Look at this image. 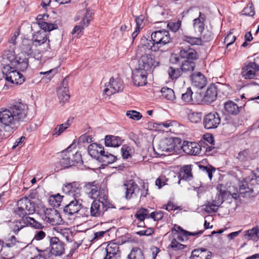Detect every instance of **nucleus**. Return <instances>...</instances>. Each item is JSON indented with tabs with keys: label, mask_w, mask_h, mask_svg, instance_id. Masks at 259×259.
Here are the masks:
<instances>
[{
	"label": "nucleus",
	"mask_w": 259,
	"mask_h": 259,
	"mask_svg": "<svg viewBox=\"0 0 259 259\" xmlns=\"http://www.w3.org/2000/svg\"><path fill=\"white\" fill-rule=\"evenodd\" d=\"M35 210L34 202L27 197H23L17 201L13 209L14 215L22 218L19 221L12 223L10 226L13 232L17 234L19 231L26 226L25 217L33 214Z\"/></svg>",
	"instance_id": "f257e3e1"
},
{
	"label": "nucleus",
	"mask_w": 259,
	"mask_h": 259,
	"mask_svg": "<svg viewBox=\"0 0 259 259\" xmlns=\"http://www.w3.org/2000/svg\"><path fill=\"white\" fill-rule=\"evenodd\" d=\"M0 122L4 125L5 131L8 133L7 136L13 133L19 126L10 108L0 109Z\"/></svg>",
	"instance_id": "f03ea898"
},
{
	"label": "nucleus",
	"mask_w": 259,
	"mask_h": 259,
	"mask_svg": "<svg viewBox=\"0 0 259 259\" xmlns=\"http://www.w3.org/2000/svg\"><path fill=\"white\" fill-rule=\"evenodd\" d=\"M93 13L91 10L86 9L80 11L76 17V20H81L78 25H76L72 30L71 33L74 34L76 33L77 35L81 32L82 30L87 27L92 19Z\"/></svg>",
	"instance_id": "7ed1b4c3"
},
{
	"label": "nucleus",
	"mask_w": 259,
	"mask_h": 259,
	"mask_svg": "<svg viewBox=\"0 0 259 259\" xmlns=\"http://www.w3.org/2000/svg\"><path fill=\"white\" fill-rule=\"evenodd\" d=\"M112 207V204L110 201L101 202L100 200H95L93 201L91 205V217H101L108 208Z\"/></svg>",
	"instance_id": "20e7f679"
},
{
	"label": "nucleus",
	"mask_w": 259,
	"mask_h": 259,
	"mask_svg": "<svg viewBox=\"0 0 259 259\" xmlns=\"http://www.w3.org/2000/svg\"><path fill=\"white\" fill-rule=\"evenodd\" d=\"M151 39L158 49L163 46L170 43L171 41V38L169 33L165 29L155 31L152 33Z\"/></svg>",
	"instance_id": "39448f33"
},
{
	"label": "nucleus",
	"mask_w": 259,
	"mask_h": 259,
	"mask_svg": "<svg viewBox=\"0 0 259 259\" xmlns=\"http://www.w3.org/2000/svg\"><path fill=\"white\" fill-rule=\"evenodd\" d=\"M138 68L148 73L150 72L158 62L154 60L152 55L147 53L140 55Z\"/></svg>",
	"instance_id": "423d86ee"
},
{
	"label": "nucleus",
	"mask_w": 259,
	"mask_h": 259,
	"mask_svg": "<svg viewBox=\"0 0 259 259\" xmlns=\"http://www.w3.org/2000/svg\"><path fill=\"white\" fill-rule=\"evenodd\" d=\"M103 88V93L108 96H111L122 90L123 81L119 78L112 77Z\"/></svg>",
	"instance_id": "0eeeda50"
},
{
	"label": "nucleus",
	"mask_w": 259,
	"mask_h": 259,
	"mask_svg": "<svg viewBox=\"0 0 259 259\" xmlns=\"http://www.w3.org/2000/svg\"><path fill=\"white\" fill-rule=\"evenodd\" d=\"M199 34L201 35L200 37L183 36L182 37L183 41L188 42L191 45H198L201 44L202 41L209 42L213 38V34L208 29H204L202 33Z\"/></svg>",
	"instance_id": "6e6552de"
},
{
	"label": "nucleus",
	"mask_w": 259,
	"mask_h": 259,
	"mask_svg": "<svg viewBox=\"0 0 259 259\" xmlns=\"http://www.w3.org/2000/svg\"><path fill=\"white\" fill-rule=\"evenodd\" d=\"M4 70L6 73L4 72V75L6 80L16 84H21L25 81L24 76L12 67L7 66Z\"/></svg>",
	"instance_id": "1a4fd4ad"
},
{
	"label": "nucleus",
	"mask_w": 259,
	"mask_h": 259,
	"mask_svg": "<svg viewBox=\"0 0 259 259\" xmlns=\"http://www.w3.org/2000/svg\"><path fill=\"white\" fill-rule=\"evenodd\" d=\"M10 111L13 113L15 119L19 124L20 121H24L27 114V105L21 102H17L10 107Z\"/></svg>",
	"instance_id": "9d476101"
},
{
	"label": "nucleus",
	"mask_w": 259,
	"mask_h": 259,
	"mask_svg": "<svg viewBox=\"0 0 259 259\" xmlns=\"http://www.w3.org/2000/svg\"><path fill=\"white\" fill-rule=\"evenodd\" d=\"M121 189L124 192L125 198L127 200L136 197L140 191L139 186L133 180H130L122 185Z\"/></svg>",
	"instance_id": "9b49d317"
},
{
	"label": "nucleus",
	"mask_w": 259,
	"mask_h": 259,
	"mask_svg": "<svg viewBox=\"0 0 259 259\" xmlns=\"http://www.w3.org/2000/svg\"><path fill=\"white\" fill-rule=\"evenodd\" d=\"M259 71V65L254 62H246L242 68L241 74L245 79L255 78Z\"/></svg>",
	"instance_id": "f8f14e48"
},
{
	"label": "nucleus",
	"mask_w": 259,
	"mask_h": 259,
	"mask_svg": "<svg viewBox=\"0 0 259 259\" xmlns=\"http://www.w3.org/2000/svg\"><path fill=\"white\" fill-rule=\"evenodd\" d=\"M100 254L103 255V259H118L120 256L118 245L115 243H110L105 249H102Z\"/></svg>",
	"instance_id": "ddd939ff"
},
{
	"label": "nucleus",
	"mask_w": 259,
	"mask_h": 259,
	"mask_svg": "<svg viewBox=\"0 0 259 259\" xmlns=\"http://www.w3.org/2000/svg\"><path fill=\"white\" fill-rule=\"evenodd\" d=\"M221 123V117L217 112H210L204 116L203 119V126L205 129L217 128Z\"/></svg>",
	"instance_id": "4468645a"
},
{
	"label": "nucleus",
	"mask_w": 259,
	"mask_h": 259,
	"mask_svg": "<svg viewBox=\"0 0 259 259\" xmlns=\"http://www.w3.org/2000/svg\"><path fill=\"white\" fill-rule=\"evenodd\" d=\"M42 219L52 225H59L62 222L61 215L55 208L44 209Z\"/></svg>",
	"instance_id": "2eb2a0df"
},
{
	"label": "nucleus",
	"mask_w": 259,
	"mask_h": 259,
	"mask_svg": "<svg viewBox=\"0 0 259 259\" xmlns=\"http://www.w3.org/2000/svg\"><path fill=\"white\" fill-rule=\"evenodd\" d=\"M69 201L63 208L64 212L68 215H72L79 211L81 208V201L79 198H66Z\"/></svg>",
	"instance_id": "dca6fc26"
},
{
	"label": "nucleus",
	"mask_w": 259,
	"mask_h": 259,
	"mask_svg": "<svg viewBox=\"0 0 259 259\" xmlns=\"http://www.w3.org/2000/svg\"><path fill=\"white\" fill-rule=\"evenodd\" d=\"M80 185L76 182L66 183L62 187L63 192L67 195L66 198H79L80 196Z\"/></svg>",
	"instance_id": "f3484780"
},
{
	"label": "nucleus",
	"mask_w": 259,
	"mask_h": 259,
	"mask_svg": "<svg viewBox=\"0 0 259 259\" xmlns=\"http://www.w3.org/2000/svg\"><path fill=\"white\" fill-rule=\"evenodd\" d=\"M150 50L156 52L158 50V47L156 46L152 39H148L146 37L141 38L140 45L138 46L137 51V56H140L143 53L145 54Z\"/></svg>",
	"instance_id": "a211bd4d"
},
{
	"label": "nucleus",
	"mask_w": 259,
	"mask_h": 259,
	"mask_svg": "<svg viewBox=\"0 0 259 259\" xmlns=\"http://www.w3.org/2000/svg\"><path fill=\"white\" fill-rule=\"evenodd\" d=\"M51 253L55 256H60L65 252V244L58 237H53L50 240Z\"/></svg>",
	"instance_id": "6ab92c4d"
},
{
	"label": "nucleus",
	"mask_w": 259,
	"mask_h": 259,
	"mask_svg": "<svg viewBox=\"0 0 259 259\" xmlns=\"http://www.w3.org/2000/svg\"><path fill=\"white\" fill-rule=\"evenodd\" d=\"M68 84V80L66 78H64L62 81L61 85L58 88L57 90L58 99L60 102L62 104L68 101L70 98Z\"/></svg>",
	"instance_id": "aec40b11"
},
{
	"label": "nucleus",
	"mask_w": 259,
	"mask_h": 259,
	"mask_svg": "<svg viewBox=\"0 0 259 259\" xmlns=\"http://www.w3.org/2000/svg\"><path fill=\"white\" fill-rule=\"evenodd\" d=\"M148 73L141 70L137 68L133 72V81L134 84L136 86H143L145 85L147 82V78Z\"/></svg>",
	"instance_id": "412c9836"
},
{
	"label": "nucleus",
	"mask_w": 259,
	"mask_h": 259,
	"mask_svg": "<svg viewBox=\"0 0 259 259\" xmlns=\"http://www.w3.org/2000/svg\"><path fill=\"white\" fill-rule=\"evenodd\" d=\"M49 16L48 15H38L37 16V24L40 28L45 31H51L58 28L57 25L52 23L46 22L48 20Z\"/></svg>",
	"instance_id": "4be33fe9"
},
{
	"label": "nucleus",
	"mask_w": 259,
	"mask_h": 259,
	"mask_svg": "<svg viewBox=\"0 0 259 259\" xmlns=\"http://www.w3.org/2000/svg\"><path fill=\"white\" fill-rule=\"evenodd\" d=\"M182 148L183 151L189 155H198L201 153V147L195 142L184 141Z\"/></svg>",
	"instance_id": "5701e85b"
},
{
	"label": "nucleus",
	"mask_w": 259,
	"mask_h": 259,
	"mask_svg": "<svg viewBox=\"0 0 259 259\" xmlns=\"http://www.w3.org/2000/svg\"><path fill=\"white\" fill-rule=\"evenodd\" d=\"M184 43L183 42L180 44L181 46L180 47V56L182 58L186 59L189 60H195L198 58L197 52L195 50L188 47H184Z\"/></svg>",
	"instance_id": "b1692460"
},
{
	"label": "nucleus",
	"mask_w": 259,
	"mask_h": 259,
	"mask_svg": "<svg viewBox=\"0 0 259 259\" xmlns=\"http://www.w3.org/2000/svg\"><path fill=\"white\" fill-rule=\"evenodd\" d=\"M212 253L207 249L198 248L194 249L191 252L190 259H210Z\"/></svg>",
	"instance_id": "393cba45"
},
{
	"label": "nucleus",
	"mask_w": 259,
	"mask_h": 259,
	"mask_svg": "<svg viewBox=\"0 0 259 259\" xmlns=\"http://www.w3.org/2000/svg\"><path fill=\"white\" fill-rule=\"evenodd\" d=\"M88 152L92 157L97 159H101L102 156L105 154L104 147L96 143L91 144L89 146Z\"/></svg>",
	"instance_id": "a878e982"
},
{
	"label": "nucleus",
	"mask_w": 259,
	"mask_h": 259,
	"mask_svg": "<svg viewBox=\"0 0 259 259\" xmlns=\"http://www.w3.org/2000/svg\"><path fill=\"white\" fill-rule=\"evenodd\" d=\"M192 84L198 88H203L206 83V79L203 74L197 72L190 75Z\"/></svg>",
	"instance_id": "bb28decb"
},
{
	"label": "nucleus",
	"mask_w": 259,
	"mask_h": 259,
	"mask_svg": "<svg viewBox=\"0 0 259 259\" xmlns=\"http://www.w3.org/2000/svg\"><path fill=\"white\" fill-rule=\"evenodd\" d=\"M206 15L200 12L199 17L193 20V28L196 33H202L204 30V22L206 20Z\"/></svg>",
	"instance_id": "cd10ccee"
},
{
	"label": "nucleus",
	"mask_w": 259,
	"mask_h": 259,
	"mask_svg": "<svg viewBox=\"0 0 259 259\" xmlns=\"http://www.w3.org/2000/svg\"><path fill=\"white\" fill-rule=\"evenodd\" d=\"M217 97V88L214 85H211L205 92L203 100L205 103L210 104L215 100Z\"/></svg>",
	"instance_id": "c85d7f7f"
},
{
	"label": "nucleus",
	"mask_w": 259,
	"mask_h": 259,
	"mask_svg": "<svg viewBox=\"0 0 259 259\" xmlns=\"http://www.w3.org/2000/svg\"><path fill=\"white\" fill-rule=\"evenodd\" d=\"M217 189L222 195L227 196L230 195L235 199L238 197V194L237 193V190L235 191V189L233 186H229L226 189L223 184H220L217 185Z\"/></svg>",
	"instance_id": "c756f323"
},
{
	"label": "nucleus",
	"mask_w": 259,
	"mask_h": 259,
	"mask_svg": "<svg viewBox=\"0 0 259 259\" xmlns=\"http://www.w3.org/2000/svg\"><path fill=\"white\" fill-rule=\"evenodd\" d=\"M175 143H171L167 145L165 142H161L158 146L157 150L159 152L156 153L158 155H165L166 154L173 153L175 151Z\"/></svg>",
	"instance_id": "7c9ffc66"
},
{
	"label": "nucleus",
	"mask_w": 259,
	"mask_h": 259,
	"mask_svg": "<svg viewBox=\"0 0 259 259\" xmlns=\"http://www.w3.org/2000/svg\"><path fill=\"white\" fill-rule=\"evenodd\" d=\"M46 31L44 30V31L40 30L33 35L32 40L33 44L35 46H40L47 41V35Z\"/></svg>",
	"instance_id": "2f4dec72"
},
{
	"label": "nucleus",
	"mask_w": 259,
	"mask_h": 259,
	"mask_svg": "<svg viewBox=\"0 0 259 259\" xmlns=\"http://www.w3.org/2000/svg\"><path fill=\"white\" fill-rule=\"evenodd\" d=\"M240 108L237 104L232 101H229L224 104L225 111L228 115H237L240 112Z\"/></svg>",
	"instance_id": "473e14b6"
},
{
	"label": "nucleus",
	"mask_w": 259,
	"mask_h": 259,
	"mask_svg": "<svg viewBox=\"0 0 259 259\" xmlns=\"http://www.w3.org/2000/svg\"><path fill=\"white\" fill-rule=\"evenodd\" d=\"M94 184L95 182H89L87 183L84 187L85 193L92 198H95L97 196L99 195V193H98L99 189Z\"/></svg>",
	"instance_id": "72a5a7b5"
},
{
	"label": "nucleus",
	"mask_w": 259,
	"mask_h": 259,
	"mask_svg": "<svg viewBox=\"0 0 259 259\" xmlns=\"http://www.w3.org/2000/svg\"><path fill=\"white\" fill-rule=\"evenodd\" d=\"M253 185H250V178H245L240 184L239 191L240 194L252 192L253 191Z\"/></svg>",
	"instance_id": "f704fd0d"
},
{
	"label": "nucleus",
	"mask_w": 259,
	"mask_h": 259,
	"mask_svg": "<svg viewBox=\"0 0 259 259\" xmlns=\"http://www.w3.org/2000/svg\"><path fill=\"white\" fill-rule=\"evenodd\" d=\"M192 168L190 165L184 166L180 170L179 172V178L180 183V181L184 180L185 181L189 180L192 178V174L191 172Z\"/></svg>",
	"instance_id": "c9c22d12"
},
{
	"label": "nucleus",
	"mask_w": 259,
	"mask_h": 259,
	"mask_svg": "<svg viewBox=\"0 0 259 259\" xmlns=\"http://www.w3.org/2000/svg\"><path fill=\"white\" fill-rule=\"evenodd\" d=\"M122 142L118 137L113 136H106L105 139V144L108 147H119L121 145Z\"/></svg>",
	"instance_id": "e433bc0d"
},
{
	"label": "nucleus",
	"mask_w": 259,
	"mask_h": 259,
	"mask_svg": "<svg viewBox=\"0 0 259 259\" xmlns=\"http://www.w3.org/2000/svg\"><path fill=\"white\" fill-rule=\"evenodd\" d=\"M239 161L245 162L252 159L251 153L249 149H245L240 151L236 157Z\"/></svg>",
	"instance_id": "4c0bfd02"
},
{
	"label": "nucleus",
	"mask_w": 259,
	"mask_h": 259,
	"mask_svg": "<svg viewBox=\"0 0 259 259\" xmlns=\"http://www.w3.org/2000/svg\"><path fill=\"white\" fill-rule=\"evenodd\" d=\"M194 60H186L183 62L181 66V68L183 73H191L195 68V63Z\"/></svg>",
	"instance_id": "58836bf2"
},
{
	"label": "nucleus",
	"mask_w": 259,
	"mask_h": 259,
	"mask_svg": "<svg viewBox=\"0 0 259 259\" xmlns=\"http://www.w3.org/2000/svg\"><path fill=\"white\" fill-rule=\"evenodd\" d=\"M127 259H145L142 250L138 247H133L127 256Z\"/></svg>",
	"instance_id": "ea45409f"
},
{
	"label": "nucleus",
	"mask_w": 259,
	"mask_h": 259,
	"mask_svg": "<svg viewBox=\"0 0 259 259\" xmlns=\"http://www.w3.org/2000/svg\"><path fill=\"white\" fill-rule=\"evenodd\" d=\"M160 93L161 96L168 100L172 101L176 98L174 91L169 88H162L160 90Z\"/></svg>",
	"instance_id": "a19ab883"
},
{
	"label": "nucleus",
	"mask_w": 259,
	"mask_h": 259,
	"mask_svg": "<svg viewBox=\"0 0 259 259\" xmlns=\"http://www.w3.org/2000/svg\"><path fill=\"white\" fill-rule=\"evenodd\" d=\"M244 237L247 240H256L259 238V229L254 227L245 232Z\"/></svg>",
	"instance_id": "79ce46f5"
},
{
	"label": "nucleus",
	"mask_w": 259,
	"mask_h": 259,
	"mask_svg": "<svg viewBox=\"0 0 259 259\" xmlns=\"http://www.w3.org/2000/svg\"><path fill=\"white\" fill-rule=\"evenodd\" d=\"M167 72L171 79L176 80L182 75L183 71L181 67L178 68L170 66L168 68Z\"/></svg>",
	"instance_id": "37998d69"
},
{
	"label": "nucleus",
	"mask_w": 259,
	"mask_h": 259,
	"mask_svg": "<svg viewBox=\"0 0 259 259\" xmlns=\"http://www.w3.org/2000/svg\"><path fill=\"white\" fill-rule=\"evenodd\" d=\"M57 69L56 68L52 69L45 72H39L40 75H45L41 78V80L43 82H48L52 79V78L57 73Z\"/></svg>",
	"instance_id": "c03bdc74"
},
{
	"label": "nucleus",
	"mask_w": 259,
	"mask_h": 259,
	"mask_svg": "<svg viewBox=\"0 0 259 259\" xmlns=\"http://www.w3.org/2000/svg\"><path fill=\"white\" fill-rule=\"evenodd\" d=\"M28 66V59L25 57L23 58L19 57L17 60V62H16L14 65L15 67L22 71L25 70L27 68Z\"/></svg>",
	"instance_id": "a18cd8bd"
},
{
	"label": "nucleus",
	"mask_w": 259,
	"mask_h": 259,
	"mask_svg": "<svg viewBox=\"0 0 259 259\" xmlns=\"http://www.w3.org/2000/svg\"><path fill=\"white\" fill-rule=\"evenodd\" d=\"M62 158L60 161V163L62 167L64 168L69 167L74 164L73 160H71L69 155L67 154V152H62Z\"/></svg>",
	"instance_id": "49530a36"
},
{
	"label": "nucleus",
	"mask_w": 259,
	"mask_h": 259,
	"mask_svg": "<svg viewBox=\"0 0 259 259\" xmlns=\"http://www.w3.org/2000/svg\"><path fill=\"white\" fill-rule=\"evenodd\" d=\"M135 217L142 223L146 218H150L149 211L147 209L142 208L137 211Z\"/></svg>",
	"instance_id": "de8ad7c7"
},
{
	"label": "nucleus",
	"mask_w": 259,
	"mask_h": 259,
	"mask_svg": "<svg viewBox=\"0 0 259 259\" xmlns=\"http://www.w3.org/2000/svg\"><path fill=\"white\" fill-rule=\"evenodd\" d=\"M25 219L26 226L29 225L30 226L37 229H42L44 227L41 223L34 220L33 218L26 215L25 217Z\"/></svg>",
	"instance_id": "09e8293b"
},
{
	"label": "nucleus",
	"mask_w": 259,
	"mask_h": 259,
	"mask_svg": "<svg viewBox=\"0 0 259 259\" xmlns=\"http://www.w3.org/2000/svg\"><path fill=\"white\" fill-rule=\"evenodd\" d=\"M70 124V120L68 119L65 123L57 125L54 130L53 135H57V136L60 135Z\"/></svg>",
	"instance_id": "8fccbe9b"
},
{
	"label": "nucleus",
	"mask_w": 259,
	"mask_h": 259,
	"mask_svg": "<svg viewBox=\"0 0 259 259\" xmlns=\"http://www.w3.org/2000/svg\"><path fill=\"white\" fill-rule=\"evenodd\" d=\"M216 199L217 197H215V200L214 201H213L211 202H208V203L205 205V210L208 213H211L215 212L217 211L218 206L221 205L222 202H217Z\"/></svg>",
	"instance_id": "3c124183"
},
{
	"label": "nucleus",
	"mask_w": 259,
	"mask_h": 259,
	"mask_svg": "<svg viewBox=\"0 0 259 259\" xmlns=\"http://www.w3.org/2000/svg\"><path fill=\"white\" fill-rule=\"evenodd\" d=\"M19 243L15 236L12 235L6 240L5 246L9 248H17Z\"/></svg>",
	"instance_id": "603ef678"
},
{
	"label": "nucleus",
	"mask_w": 259,
	"mask_h": 259,
	"mask_svg": "<svg viewBox=\"0 0 259 259\" xmlns=\"http://www.w3.org/2000/svg\"><path fill=\"white\" fill-rule=\"evenodd\" d=\"M241 15L253 16L255 14L254 9L251 2H249L241 12Z\"/></svg>",
	"instance_id": "864d4df0"
},
{
	"label": "nucleus",
	"mask_w": 259,
	"mask_h": 259,
	"mask_svg": "<svg viewBox=\"0 0 259 259\" xmlns=\"http://www.w3.org/2000/svg\"><path fill=\"white\" fill-rule=\"evenodd\" d=\"M99 195L97 196L96 198H98L97 200H100L101 202L110 201L108 199V191L107 189L103 188H100L98 189V193Z\"/></svg>",
	"instance_id": "5fc2aeb1"
},
{
	"label": "nucleus",
	"mask_w": 259,
	"mask_h": 259,
	"mask_svg": "<svg viewBox=\"0 0 259 259\" xmlns=\"http://www.w3.org/2000/svg\"><path fill=\"white\" fill-rule=\"evenodd\" d=\"M175 229L177 232L180 233L182 235L185 236L186 237L188 236H196L198 235H200L202 234L203 232V231H200L195 233L190 232L184 230L180 226H175Z\"/></svg>",
	"instance_id": "6e6d98bb"
},
{
	"label": "nucleus",
	"mask_w": 259,
	"mask_h": 259,
	"mask_svg": "<svg viewBox=\"0 0 259 259\" xmlns=\"http://www.w3.org/2000/svg\"><path fill=\"white\" fill-rule=\"evenodd\" d=\"M33 41L28 39H25L22 41V49L25 53L31 54L32 53V45Z\"/></svg>",
	"instance_id": "4d7b16f0"
},
{
	"label": "nucleus",
	"mask_w": 259,
	"mask_h": 259,
	"mask_svg": "<svg viewBox=\"0 0 259 259\" xmlns=\"http://www.w3.org/2000/svg\"><path fill=\"white\" fill-rule=\"evenodd\" d=\"M116 159V157L114 155L109 153L108 152H105V154H104L103 156H102L101 160L103 162L109 164L114 162Z\"/></svg>",
	"instance_id": "13d9d810"
},
{
	"label": "nucleus",
	"mask_w": 259,
	"mask_h": 259,
	"mask_svg": "<svg viewBox=\"0 0 259 259\" xmlns=\"http://www.w3.org/2000/svg\"><path fill=\"white\" fill-rule=\"evenodd\" d=\"M126 115L131 119L136 120H139L142 117V115L136 110L127 111L126 113Z\"/></svg>",
	"instance_id": "bf43d9fd"
},
{
	"label": "nucleus",
	"mask_w": 259,
	"mask_h": 259,
	"mask_svg": "<svg viewBox=\"0 0 259 259\" xmlns=\"http://www.w3.org/2000/svg\"><path fill=\"white\" fill-rule=\"evenodd\" d=\"M5 56L13 66L17 62V60L18 59V57L15 56L14 52L10 50L6 51Z\"/></svg>",
	"instance_id": "052dcab7"
},
{
	"label": "nucleus",
	"mask_w": 259,
	"mask_h": 259,
	"mask_svg": "<svg viewBox=\"0 0 259 259\" xmlns=\"http://www.w3.org/2000/svg\"><path fill=\"white\" fill-rule=\"evenodd\" d=\"M193 92L190 88L187 89L186 92L182 95V99L185 102H190L192 100Z\"/></svg>",
	"instance_id": "680f3d73"
},
{
	"label": "nucleus",
	"mask_w": 259,
	"mask_h": 259,
	"mask_svg": "<svg viewBox=\"0 0 259 259\" xmlns=\"http://www.w3.org/2000/svg\"><path fill=\"white\" fill-rule=\"evenodd\" d=\"M200 168L206 174L208 175V176L210 180H211L212 177V173L215 171V168L211 165L208 166H200Z\"/></svg>",
	"instance_id": "e2e57ef3"
},
{
	"label": "nucleus",
	"mask_w": 259,
	"mask_h": 259,
	"mask_svg": "<svg viewBox=\"0 0 259 259\" xmlns=\"http://www.w3.org/2000/svg\"><path fill=\"white\" fill-rule=\"evenodd\" d=\"M181 25V21L178 20L177 22H169L167 24L168 28L173 32L177 31Z\"/></svg>",
	"instance_id": "0e129e2a"
},
{
	"label": "nucleus",
	"mask_w": 259,
	"mask_h": 259,
	"mask_svg": "<svg viewBox=\"0 0 259 259\" xmlns=\"http://www.w3.org/2000/svg\"><path fill=\"white\" fill-rule=\"evenodd\" d=\"M170 246L174 250H181L186 247L185 245L178 242L176 239L172 240Z\"/></svg>",
	"instance_id": "69168bd1"
},
{
	"label": "nucleus",
	"mask_w": 259,
	"mask_h": 259,
	"mask_svg": "<svg viewBox=\"0 0 259 259\" xmlns=\"http://www.w3.org/2000/svg\"><path fill=\"white\" fill-rule=\"evenodd\" d=\"M201 113L193 112L189 114L188 118L191 122L198 123L201 120Z\"/></svg>",
	"instance_id": "338daca9"
},
{
	"label": "nucleus",
	"mask_w": 259,
	"mask_h": 259,
	"mask_svg": "<svg viewBox=\"0 0 259 259\" xmlns=\"http://www.w3.org/2000/svg\"><path fill=\"white\" fill-rule=\"evenodd\" d=\"M163 214L162 211H156L150 213V218L153 219L155 221H158L163 218Z\"/></svg>",
	"instance_id": "774afa93"
}]
</instances>
